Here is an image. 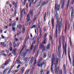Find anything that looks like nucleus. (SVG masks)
I'll return each instance as SVG.
<instances>
[{
    "instance_id": "4468645a",
    "label": "nucleus",
    "mask_w": 74,
    "mask_h": 74,
    "mask_svg": "<svg viewBox=\"0 0 74 74\" xmlns=\"http://www.w3.org/2000/svg\"><path fill=\"white\" fill-rule=\"evenodd\" d=\"M20 70H21V72L22 73H23V71H25V68H24V67H23L21 68Z\"/></svg>"
},
{
    "instance_id": "e2e57ef3",
    "label": "nucleus",
    "mask_w": 74,
    "mask_h": 74,
    "mask_svg": "<svg viewBox=\"0 0 74 74\" xmlns=\"http://www.w3.org/2000/svg\"><path fill=\"white\" fill-rule=\"evenodd\" d=\"M59 74H62V70H60V71H59Z\"/></svg>"
},
{
    "instance_id": "13d9d810",
    "label": "nucleus",
    "mask_w": 74,
    "mask_h": 74,
    "mask_svg": "<svg viewBox=\"0 0 74 74\" xmlns=\"http://www.w3.org/2000/svg\"><path fill=\"white\" fill-rule=\"evenodd\" d=\"M40 22H39V23L38 24V28H40Z\"/></svg>"
},
{
    "instance_id": "6e6d98bb",
    "label": "nucleus",
    "mask_w": 74,
    "mask_h": 74,
    "mask_svg": "<svg viewBox=\"0 0 74 74\" xmlns=\"http://www.w3.org/2000/svg\"><path fill=\"white\" fill-rule=\"evenodd\" d=\"M58 61H59V59H58V58H57L56 59V62L57 63V65H58Z\"/></svg>"
},
{
    "instance_id": "aec40b11",
    "label": "nucleus",
    "mask_w": 74,
    "mask_h": 74,
    "mask_svg": "<svg viewBox=\"0 0 74 74\" xmlns=\"http://www.w3.org/2000/svg\"><path fill=\"white\" fill-rule=\"evenodd\" d=\"M71 9L72 10V12H71V15H73V6H71Z\"/></svg>"
},
{
    "instance_id": "ea45409f",
    "label": "nucleus",
    "mask_w": 74,
    "mask_h": 74,
    "mask_svg": "<svg viewBox=\"0 0 74 74\" xmlns=\"http://www.w3.org/2000/svg\"><path fill=\"white\" fill-rule=\"evenodd\" d=\"M26 53H24L23 54H22L21 56H23V58H25V56H26Z\"/></svg>"
},
{
    "instance_id": "39448f33",
    "label": "nucleus",
    "mask_w": 74,
    "mask_h": 74,
    "mask_svg": "<svg viewBox=\"0 0 74 74\" xmlns=\"http://www.w3.org/2000/svg\"><path fill=\"white\" fill-rule=\"evenodd\" d=\"M54 60H55L53 58L51 62V70L52 73H53V64H54V63H53V61H54Z\"/></svg>"
},
{
    "instance_id": "dca6fc26",
    "label": "nucleus",
    "mask_w": 74,
    "mask_h": 74,
    "mask_svg": "<svg viewBox=\"0 0 74 74\" xmlns=\"http://www.w3.org/2000/svg\"><path fill=\"white\" fill-rule=\"evenodd\" d=\"M45 47L44 45L42 44V43H41L40 44V47L41 48V49L42 48H44Z\"/></svg>"
},
{
    "instance_id": "bb28decb",
    "label": "nucleus",
    "mask_w": 74,
    "mask_h": 74,
    "mask_svg": "<svg viewBox=\"0 0 74 74\" xmlns=\"http://www.w3.org/2000/svg\"><path fill=\"white\" fill-rule=\"evenodd\" d=\"M47 35H48V33H47L44 35V39H46V37H47Z\"/></svg>"
},
{
    "instance_id": "a18cd8bd",
    "label": "nucleus",
    "mask_w": 74,
    "mask_h": 74,
    "mask_svg": "<svg viewBox=\"0 0 74 74\" xmlns=\"http://www.w3.org/2000/svg\"><path fill=\"white\" fill-rule=\"evenodd\" d=\"M47 49H48V50H49V49H50V46L49 45H48Z\"/></svg>"
},
{
    "instance_id": "b1692460",
    "label": "nucleus",
    "mask_w": 74,
    "mask_h": 74,
    "mask_svg": "<svg viewBox=\"0 0 74 74\" xmlns=\"http://www.w3.org/2000/svg\"><path fill=\"white\" fill-rule=\"evenodd\" d=\"M1 44L2 45H4V47H6V45H7L5 44V43L4 42H1Z\"/></svg>"
},
{
    "instance_id": "7c9ffc66",
    "label": "nucleus",
    "mask_w": 74,
    "mask_h": 74,
    "mask_svg": "<svg viewBox=\"0 0 74 74\" xmlns=\"http://www.w3.org/2000/svg\"><path fill=\"white\" fill-rule=\"evenodd\" d=\"M16 22H14L13 23L12 25V27H14L15 26H16Z\"/></svg>"
},
{
    "instance_id": "5701e85b",
    "label": "nucleus",
    "mask_w": 74,
    "mask_h": 74,
    "mask_svg": "<svg viewBox=\"0 0 74 74\" xmlns=\"http://www.w3.org/2000/svg\"><path fill=\"white\" fill-rule=\"evenodd\" d=\"M62 21H63V20L62 18L61 19V21L59 23L58 25H62Z\"/></svg>"
},
{
    "instance_id": "bf43d9fd",
    "label": "nucleus",
    "mask_w": 74,
    "mask_h": 74,
    "mask_svg": "<svg viewBox=\"0 0 74 74\" xmlns=\"http://www.w3.org/2000/svg\"><path fill=\"white\" fill-rule=\"evenodd\" d=\"M34 0H30V1L31 3L33 4L34 3Z\"/></svg>"
},
{
    "instance_id": "7ed1b4c3",
    "label": "nucleus",
    "mask_w": 74,
    "mask_h": 74,
    "mask_svg": "<svg viewBox=\"0 0 74 74\" xmlns=\"http://www.w3.org/2000/svg\"><path fill=\"white\" fill-rule=\"evenodd\" d=\"M61 36H60L59 37V45L58 46V53H59V52H60V49H61Z\"/></svg>"
},
{
    "instance_id": "e433bc0d",
    "label": "nucleus",
    "mask_w": 74,
    "mask_h": 74,
    "mask_svg": "<svg viewBox=\"0 0 74 74\" xmlns=\"http://www.w3.org/2000/svg\"><path fill=\"white\" fill-rule=\"evenodd\" d=\"M39 33L40 34H42V29L41 28H40V29L39 30Z\"/></svg>"
},
{
    "instance_id": "4c0bfd02",
    "label": "nucleus",
    "mask_w": 74,
    "mask_h": 74,
    "mask_svg": "<svg viewBox=\"0 0 74 74\" xmlns=\"http://www.w3.org/2000/svg\"><path fill=\"white\" fill-rule=\"evenodd\" d=\"M36 63H37V60H36V59H35L34 61V66H36Z\"/></svg>"
},
{
    "instance_id": "1a4fd4ad",
    "label": "nucleus",
    "mask_w": 74,
    "mask_h": 74,
    "mask_svg": "<svg viewBox=\"0 0 74 74\" xmlns=\"http://www.w3.org/2000/svg\"><path fill=\"white\" fill-rule=\"evenodd\" d=\"M66 0H62V4L61 5V8H64L65 4V1Z\"/></svg>"
},
{
    "instance_id": "393cba45",
    "label": "nucleus",
    "mask_w": 74,
    "mask_h": 74,
    "mask_svg": "<svg viewBox=\"0 0 74 74\" xmlns=\"http://www.w3.org/2000/svg\"><path fill=\"white\" fill-rule=\"evenodd\" d=\"M29 71L30 70L29 69H27L26 71L24 74H27L29 72Z\"/></svg>"
},
{
    "instance_id": "052dcab7",
    "label": "nucleus",
    "mask_w": 74,
    "mask_h": 74,
    "mask_svg": "<svg viewBox=\"0 0 74 74\" xmlns=\"http://www.w3.org/2000/svg\"><path fill=\"white\" fill-rule=\"evenodd\" d=\"M12 69H11V68L9 70V71H8V73L9 74H10V71H11V70H12Z\"/></svg>"
},
{
    "instance_id": "a211bd4d",
    "label": "nucleus",
    "mask_w": 74,
    "mask_h": 74,
    "mask_svg": "<svg viewBox=\"0 0 74 74\" xmlns=\"http://www.w3.org/2000/svg\"><path fill=\"white\" fill-rule=\"evenodd\" d=\"M68 55L69 60V62H70V64L71 65L72 64V63H71V58H70V55Z\"/></svg>"
},
{
    "instance_id": "f704fd0d",
    "label": "nucleus",
    "mask_w": 74,
    "mask_h": 74,
    "mask_svg": "<svg viewBox=\"0 0 74 74\" xmlns=\"http://www.w3.org/2000/svg\"><path fill=\"white\" fill-rule=\"evenodd\" d=\"M29 58H28L26 57L24 59V61H26L27 62L28 60V59H29Z\"/></svg>"
},
{
    "instance_id": "0eeeda50",
    "label": "nucleus",
    "mask_w": 74,
    "mask_h": 74,
    "mask_svg": "<svg viewBox=\"0 0 74 74\" xmlns=\"http://www.w3.org/2000/svg\"><path fill=\"white\" fill-rule=\"evenodd\" d=\"M17 49H13L12 53H13L14 55H16V53L17 52Z\"/></svg>"
},
{
    "instance_id": "3c124183",
    "label": "nucleus",
    "mask_w": 74,
    "mask_h": 74,
    "mask_svg": "<svg viewBox=\"0 0 74 74\" xmlns=\"http://www.w3.org/2000/svg\"><path fill=\"white\" fill-rule=\"evenodd\" d=\"M42 34H39V37H38V38L39 39H40L41 37H42Z\"/></svg>"
},
{
    "instance_id": "ddd939ff",
    "label": "nucleus",
    "mask_w": 74,
    "mask_h": 74,
    "mask_svg": "<svg viewBox=\"0 0 74 74\" xmlns=\"http://www.w3.org/2000/svg\"><path fill=\"white\" fill-rule=\"evenodd\" d=\"M34 59V57H32L29 62V65H31L32 64V63H33V62Z\"/></svg>"
},
{
    "instance_id": "c85d7f7f",
    "label": "nucleus",
    "mask_w": 74,
    "mask_h": 74,
    "mask_svg": "<svg viewBox=\"0 0 74 74\" xmlns=\"http://www.w3.org/2000/svg\"><path fill=\"white\" fill-rule=\"evenodd\" d=\"M39 53V51H37V53L36 54L35 57H36V58H37V56H38V53Z\"/></svg>"
},
{
    "instance_id": "0e129e2a",
    "label": "nucleus",
    "mask_w": 74,
    "mask_h": 74,
    "mask_svg": "<svg viewBox=\"0 0 74 74\" xmlns=\"http://www.w3.org/2000/svg\"><path fill=\"white\" fill-rule=\"evenodd\" d=\"M12 29L13 31H15V28L14 27H12Z\"/></svg>"
},
{
    "instance_id": "f8f14e48",
    "label": "nucleus",
    "mask_w": 74,
    "mask_h": 74,
    "mask_svg": "<svg viewBox=\"0 0 74 74\" xmlns=\"http://www.w3.org/2000/svg\"><path fill=\"white\" fill-rule=\"evenodd\" d=\"M63 69H64V74H66V65L65 64H64L63 65Z\"/></svg>"
},
{
    "instance_id": "4d7b16f0",
    "label": "nucleus",
    "mask_w": 74,
    "mask_h": 74,
    "mask_svg": "<svg viewBox=\"0 0 74 74\" xmlns=\"http://www.w3.org/2000/svg\"><path fill=\"white\" fill-rule=\"evenodd\" d=\"M38 47V45H36L35 46L34 48V49H37V47Z\"/></svg>"
},
{
    "instance_id": "6ab92c4d",
    "label": "nucleus",
    "mask_w": 74,
    "mask_h": 74,
    "mask_svg": "<svg viewBox=\"0 0 74 74\" xmlns=\"http://www.w3.org/2000/svg\"><path fill=\"white\" fill-rule=\"evenodd\" d=\"M67 3L66 5V9L67 10L68 9V7L69 6V2H67Z\"/></svg>"
},
{
    "instance_id": "6e6552de",
    "label": "nucleus",
    "mask_w": 74,
    "mask_h": 74,
    "mask_svg": "<svg viewBox=\"0 0 74 74\" xmlns=\"http://www.w3.org/2000/svg\"><path fill=\"white\" fill-rule=\"evenodd\" d=\"M30 16H29V14H27V18L28 23H30L31 22V20L30 19Z\"/></svg>"
},
{
    "instance_id": "5fc2aeb1",
    "label": "nucleus",
    "mask_w": 74,
    "mask_h": 74,
    "mask_svg": "<svg viewBox=\"0 0 74 74\" xmlns=\"http://www.w3.org/2000/svg\"><path fill=\"white\" fill-rule=\"evenodd\" d=\"M29 2V7H30L31 6H32V3H31V2L30 1H28Z\"/></svg>"
},
{
    "instance_id": "9d476101",
    "label": "nucleus",
    "mask_w": 74,
    "mask_h": 74,
    "mask_svg": "<svg viewBox=\"0 0 74 74\" xmlns=\"http://www.w3.org/2000/svg\"><path fill=\"white\" fill-rule=\"evenodd\" d=\"M37 66L38 67H41V68H42V67H43V65H42V63H40V62H38L37 64Z\"/></svg>"
},
{
    "instance_id": "864d4df0",
    "label": "nucleus",
    "mask_w": 74,
    "mask_h": 74,
    "mask_svg": "<svg viewBox=\"0 0 74 74\" xmlns=\"http://www.w3.org/2000/svg\"><path fill=\"white\" fill-rule=\"evenodd\" d=\"M8 70L7 69H5L4 71H3V74H5V73H6V71H7Z\"/></svg>"
},
{
    "instance_id": "49530a36",
    "label": "nucleus",
    "mask_w": 74,
    "mask_h": 74,
    "mask_svg": "<svg viewBox=\"0 0 74 74\" xmlns=\"http://www.w3.org/2000/svg\"><path fill=\"white\" fill-rule=\"evenodd\" d=\"M17 62L18 64H21V62L20 60H17Z\"/></svg>"
},
{
    "instance_id": "473e14b6",
    "label": "nucleus",
    "mask_w": 74,
    "mask_h": 74,
    "mask_svg": "<svg viewBox=\"0 0 74 74\" xmlns=\"http://www.w3.org/2000/svg\"><path fill=\"white\" fill-rule=\"evenodd\" d=\"M46 48H47V47H45H45L43 48H42V52H44V51H45V50L46 49Z\"/></svg>"
},
{
    "instance_id": "412c9836",
    "label": "nucleus",
    "mask_w": 74,
    "mask_h": 74,
    "mask_svg": "<svg viewBox=\"0 0 74 74\" xmlns=\"http://www.w3.org/2000/svg\"><path fill=\"white\" fill-rule=\"evenodd\" d=\"M42 56L43 58H45V57H47V53H43Z\"/></svg>"
},
{
    "instance_id": "58836bf2",
    "label": "nucleus",
    "mask_w": 74,
    "mask_h": 74,
    "mask_svg": "<svg viewBox=\"0 0 74 74\" xmlns=\"http://www.w3.org/2000/svg\"><path fill=\"white\" fill-rule=\"evenodd\" d=\"M40 39H39V38H37V44H39V43L40 42Z\"/></svg>"
},
{
    "instance_id": "2f4dec72",
    "label": "nucleus",
    "mask_w": 74,
    "mask_h": 74,
    "mask_svg": "<svg viewBox=\"0 0 74 74\" xmlns=\"http://www.w3.org/2000/svg\"><path fill=\"white\" fill-rule=\"evenodd\" d=\"M12 4L13 5H16V3L15 2L13 1H12Z\"/></svg>"
},
{
    "instance_id": "a878e982",
    "label": "nucleus",
    "mask_w": 74,
    "mask_h": 74,
    "mask_svg": "<svg viewBox=\"0 0 74 74\" xmlns=\"http://www.w3.org/2000/svg\"><path fill=\"white\" fill-rule=\"evenodd\" d=\"M41 63L43 66V65H44V64H46V61H43L41 62Z\"/></svg>"
},
{
    "instance_id": "8fccbe9b",
    "label": "nucleus",
    "mask_w": 74,
    "mask_h": 74,
    "mask_svg": "<svg viewBox=\"0 0 74 74\" xmlns=\"http://www.w3.org/2000/svg\"><path fill=\"white\" fill-rule=\"evenodd\" d=\"M36 25H34L31 27V29H33V28H36Z\"/></svg>"
},
{
    "instance_id": "c756f323",
    "label": "nucleus",
    "mask_w": 74,
    "mask_h": 74,
    "mask_svg": "<svg viewBox=\"0 0 74 74\" xmlns=\"http://www.w3.org/2000/svg\"><path fill=\"white\" fill-rule=\"evenodd\" d=\"M29 13L30 14H31L32 16V15H33V11L32 10H30L29 11Z\"/></svg>"
},
{
    "instance_id": "9b49d317",
    "label": "nucleus",
    "mask_w": 74,
    "mask_h": 74,
    "mask_svg": "<svg viewBox=\"0 0 74 74\" xmlns=\"http://www.w3.org/2000/svg\"><path fill=\"white\" fill-rule=\"evenodd\" d=\"M51 21L52 29H53L54 28V25L55 24L54 19H53V18H52Z\"/></svg>"
},
{
    "instance_id": "c03bdc74",
    "label": "nucleus",
    "mask_w": 74,
    "mask_h": 74,
    "mask_svg": "<svg viewBox=\"0 0 74 74\" xmlns=\"http://www.w3.org/2000/svg\"><path fill=\"white\" fill-rule=\"evenodd\" d=\"M48 56H49V58H50L51 56V52H49V53Z\"/></svg>"
},
{
    "instance_id": "774afa93",
    "label": "nucleus",
    "mask_w": 74,
    "mask_h": 74,
    "mask_svg": "<svg viewBox=\"0 0 74 74\" xmlns=\"http://www.w3.org/2000/svg\"><path fill=\"white\" fill-rule=\"evenodd\" d=\"M72 59H73V61H74V54L73 55V56L72 57Z\"/></svg>"
},
{
    "instance_id": "2eb2a0df",
    "label": "nucleus",
    "mask_w": 74,
    "mask_h": 74,
    "mask_svg": "<svg viewBox=\"0 0 74 74\" xmlns=\"http://www.w3.org/2000/svg\"><path fill=\"white\" fill-rule=\"evenodd\" d=\"M33 48H34V44H32L31 46V48L29 49V51H32V49H33Z\"/></svg>"
},
{
    "instance_id": "680f3d73",
    "label": "nucleus",
    "mask_w": 74,
    "mask_h": 74,
    "mask_svg": "<svg viewBox=\"0 0 74 74\" xmlns=\"http://www.w3.org/2000/svg\"><path fill=\"white\" fill-rule=\"evenodd\" d=\"M46 41H47V39H44L43 41V44H45V43H46Z\"/></svg>"
},
{
    "instance_id": "f257e3e1",
    "label": "nucleus",
    "mask_w": 74,
    "mask_h": 74,
    "mask_svg": "<svg viewBox=\"0 0 74 74\" xmlns=\"http://www.w3.org/2000/svg\"><path fill=\"white\" fill-rule=\"evenodd\" d=\"M59 22H58V23L57 22V24L56 25V31L54 34V36L56 38L58 37V34H60V32H61V30H62V25H59Z\"/></svg>"
},
{
    "instance_id": "f03ea898",
    "label": "nucleus",
    "mask_w": 74,
    "mask_h": 74,
    "mask_svg": "<svg viewBox=\"0 0 74 74\" xmlns=\"http://www.w3.org/2000/svg\"><path fill=\"white\" fill-rule=\"evenodd\" d=\"M60 8V5L59 4L58 6L56 4L55 5V10L56 11V13L55 18L57 19V22L58 23V22H59V16H58V11H59Z\"/></svg>"
},
{
    "instance_id": "72a5a7b5",
    "label": "nucleus",
    "mask_w": 74,
    "mask_h": 74,
    "mask_svg": "<svg viewBox=\"0 0 74 74\" xmlns=\"http://www.w3.org/2000/svg\"><path fill=\"white\" fill-rule=\"evenodd\" d=\"M52 56L53 58H52V59H51V62H52V60H53V59L55 60L53 61V63H54V62L55 61V56H54V55H53Z\"/></svg>"
},
{
    "instance_id": "37998d69",
    "label": "nucleus",
    "mask_w": 74,
    "mask_h": 74,
    "mask_svg": "<svg viewBox=\"0 0 74 74\" xmlns=\"http://www.w3.org/2000/svg\"><path fill=\"white\" fill-rule=\"evenodd\" d=\"M36 52V49H34L33 50V51L32 52V54L33 55H34V53Z\"/></svg>"
},
{
    "instance_id": "603ef678",
    "label": "nucleus",
    "mask_w": 74,
    "mask_h": 74,
    "mask_svg": "<svg viewBox=\"0 0 74 74\" xmlns=\"http://www.w3.org/2000/svg\"><path fill=\"white\" fill-rule=\"evenodd\" d=\"M40 4H41V3L39 2L37 4V5H36V7H38L39 6H40Z\"/></svg>"
},
{
    "instance_id": "79ce46f5",
    "label": "nucleus",
    "mask_w": 74,
    "mask_h": 74,
    "mask_svg": "<svg viewBox=\"0 0 74 74\" xmlns=\"http://www.w3.org/2000/svg\"><path fill=\"white\" fill-rule=\"evenodd\" d=\"M9 49L10 52H12V46H10Z\"/></svg>"
},
{
    "instance_id": "c9c22d12",
    "label": "nucleus",
    "mask_w": 74,
    "mask_h": 74,
    "mask_svg": "<svg viewBox=\"0 0 74 74\" xmlns=\"http://www.w3.org/2000/svg\"><path fill=\"white\" fill-rule=\"evenodd\" d=\"M25 8H24L21 11V13H22V12H25Z\"/></svg>"
},
{
    "instance_id": "de8ad7c7",
    "label": "nucleus",
    "mask_w": 74,
    "mask_h": 74,
    "mask_svg": "<svg viewBox=\"0 0 74 74\" xmlns=\"http://www.w3.org/2000/svg\"><path fill=\"white\" fill-rule=\"evenodd\" d=\"M42 57H41L38 62H42Z\"/></svg>"
},
{
    "instance_id": "a19ab883",
    "label": "nucleus",
    "mask_w": 74,
    "mask_h": 74,
    "mask_svg": "<svg viewBox=\"0 0 74 74\" xmlns=\"http://www.w3.org/2000/svg\"><path fill=\"white\" fill-rule=\"evenodd\" d=\"M46 4V3H45V2H43L41 4V5L42 6H43V5H45Z\"/></svg>"
},
{
    "instance_id": "338daca9",
    "label": "nucleus",
    "mask_w": 74,
    "mask_h": 74,
    "mask_svg": "<svg viewBox=\"0 0 74 74\" xmlns=\"http://www.w3.org/2000/svg\"><path fill=\"white\" fill-rule=\"evenodd\" d=\"M74 0H72V3H71V5H73V4H74Z\"/></svg>"
},
{
    "instance_id": "f3484780",
    "label": "nucleus",
    "mask_w": 74,
    "mask_h": 74,
    "mask_svg": "<svg viewBox=\"0 0 74 74\" xmlns=\"http://www.w3.org/2000/svg\"><path fill=\"white\" fill-rule=\"evenodd\" d=\"M71 18L70 21V22L73 23V19L74 18V15H72V16L71 14Z\"/></svg>"
},
{
    "instance_id": "09e8293b",
    "label": "nucleus",
    "mask_w": 74,
    "mask_h": 74,
    "mask_svg": "<svg viewBox=\"0 0 74 74\" xmlns=\"http://www.w3.org/2000/svg\"><path fill=\"white\" fill-rule=\"evenodd\" d=\"M34 70V67H33L31 69V71H32V72H33Z\"/></svg>"
},
{
    "instance_id": "20e7f679",
    "label": "nucleus",
    "mask_w": 74,
    "mask_h": 74,
    "mask_svg": "<svg viewBox=\"0 0 74 74\" xmlns=\"http://www.w3.org/2000/svg\"><path fill=\"white\" fill-rule=\"evenodd\" d=\"M55 64V73H56V74H59V71H60V69H59V67H57V65H56V64Z\"/></svg>"
},
{
    "instance_id": "cd10ccee",
    "label": "nucleus",
    "mask_w": 74,
    "mask_h": 74,
    "mask_svg": "<svg viewBox=\"0 0 74 74\" xmlns=\"http://www.w3.org/2000/svg\"><path fill=\"white\" fill-rule=\"evenodd\" d=\"M16 11H14L13 15L12 16V17H15V16H16Z\"/></svg>"
},
{
    "instance_id": "69168bd1",
    "label": "nucleus",
    "mask_w": 74,
    "mask_h": 74,
    "mask_svg": "<svg viewBox=\"0 0 74 74\" xmlns=\"http://www.w3.org/2000/svg\"><path fill=\"white\" fill-rule=\"evenodd\" d=\"M25 6L27 8H28V3H26Z\"/></svg>"
},
{
    "instance_id": "4be33fe9",
    "label": "nucleus",
    "mask_w": 74,
    "mask_h": 74,
    "mask_svg": "<svg viewBox=\"0 0 74 74\" xmlns=\"http://www.w3.org/2000/svg\"><path fill=\"white\" fill-rule=\"evenodd\" d=\"M17 27L19 29H21V28H22V25H21L19 24L17 25Z\"/></svg>"
},
{
    "instance_id": "423d86ee",
    "label": "nucleus",
    "mask_w": 74,
    "mask_h": 74,
    "mask_svg": "<svg viewBox=\"0 0 74 74\" xmlns=\"http://www.w3.org/2000/svg\"><path fill=\"white\" fill-rule=\"evenodd\" d=\"M67 44H65V46H64V45H63V55L64 54V50H65V54H66L67 52V50H66V48H67Z\"/></svg>"
}]
</instances>
